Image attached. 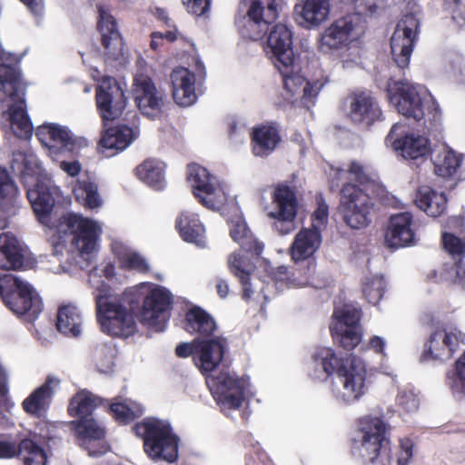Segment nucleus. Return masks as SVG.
Wrapping results in <instances>:
<instances>
[{
	"label": "nucleus",
	"mask_w": 465,
	"mask_h": 465,
	"mask_svg": "<svg viewBox=\"0 0 465 465\" xmlns=\"http://www.w3.org/2000/svg\"><path fill=\"white\" fill-rule=\"evenodd\" d=\"M333 374L342 384L345 401H357L364 394L366 371L363 368L353 363L347 366L345 359L339 357L331 348L317 349L308 367L309 377L314 381H326Z\"/></svg>",
	"instance_id": "nucleus-1"
},
{
	"label": "nucleus",
	"mask_w": 465,
	"mask_h": 465,
	"mask_svg": "<svg viewBox=\"0 0 465 465\" xmlns=\"http://www.w3.org/2000/svg\"><path fill=\"white\" fill-rule=\"evenodd\" d=\"M390 104L407 119L420 122L426 114L437 122L440 117V109L434 97L421 85L408 80L389 78L385 88Z\"/></svg>",
	"instance_id": "nucleus-2"
},
{
	"label": "nucleus",
	"mask_w": 465,
	"mask_h": 465,
	"mask_svg": "<svg viewBox=\"0 0 465 465\" xmlns=\"http://www.w3.org/2000/svg\"><path fill=\"white\" fill-rule=\"evenodd\" d=\"M358 439L352 449L365 463L389 465L391 461V440L382 418L366 415L357 421Z\"/></svg>",
	"instance_id": "nucleus-3"
},
{
	"label": "nucleus",
	"mask_w": 465,
	"mask_h": 465,
	"mask_svg": "<svg viewBox=\"0 0 465 465\" xmlns=\"http://www.w3.org/2000/svg\"><path fill=\"white\" fill-rule=\"evenodd\" d=\"M133 431L143 440V450L150 459L168 463L177 460L180 439L168 421L146 417L134 424Z\"/></svg>",
	"instance_id": "nucleus-4"
},
{
	"label": "nucleus",
	"mask_w": 465,
	"mask_h": 465,
	"mask_svg": "<svg viewBox=\"0 0 465 465\" xmlns=\"http://www.w3.org/2000/svg\"><path fill=\"white\" fill-rule=\"evenodd\" d=\"M96 320L101 331L112 337L128 338L136 331L134 315L111 293V288L103 284L94 297Z\"/></svg>",
	"instance_id": "nucleus-5"
},
{
	"label": "nucleus",
	"mask_w": 465,
	"mask_h": 465,
	"mask_svg": "<svg viewBox=\"0 0 465 465\" xmlns=\"http://www.w3.org/2000/svg\"><path fill=\"white\" fill-rule=\"evenodd\" d=\"M0 297L14 313L32 322L43 311V302L34 287L11 274H0Z\"/></svg>",
	"instance_id": "nucleus-6"
},
{
	"label": "nucleus",
	"mask_w": 465,
	"mask_h": 465,
	"mask_svg": "<svg viewBox=\"0 0 465 465\" xmlns=\"http://www.w3.org/2000/svg\"><path fill=\"white\" fill-rule=\"evenodd\" d=\"M373 203L371 197L358 185L351 183L341 189L340 209L345 223L352 229H361L371 223Z\"/></svg>",
	"instance_id": "nucleus-7"
},
{
	"label": "nucleus",
	"mask_w": 465,
	"mask_h": 465,
	"mask_svg": "<svg viewBox=\"0 0 465 465\" xmlns=\"http://www.w3.org/2000/svg\"><path fill=\"white\" fill-rule=\"evenodd\" d=\"M227 348V340L223 337H214L212 340L194 339L192 343L183 342L176 346L175 354L179 358L193 355V360L200 371L211 372L222 361Z\"/></svg>",
	"instance_id": "nucleus-8"
},
{
	"label": "nucleus",
	"mask_w": 465,
	"mask_h": 465,
	"mask_svg": "<svg viewBox=\"0 0 465 465\" xmlns=\"http://www.w3.org/2000/svg\"><path fill=\"white\" fill-rule=\"evenodd\" d=\"M56 229L59 233L74 236L72 243L82 256L94 251L100 231L94 221L81 214L67 213L59 218Z\"/></svg>",
	"instance_id": "nucleus-9"
},
{
	"label": "nucleus",
	"mask_w": 465,
	"mask_h": 465,
	"mask_svg": "<svg viewBox=\"0 0 465 465\" xmlns=\"http://www.w3.org/2000/svg\"><path fill=\"white\" fill-rule=\"evenodd\" d=\"M419 28V19L413 14H407L397 23L391 37L392 60L402 70L410 64L414 45L418 41Z\"/></svg>",
	"instance_id": "nucleus-10"
},
{
	"label": "nucleus",
	"mask_w": 465,
	"mask_h": 465,
	"mask_svg": "<svg viewBox=\"0 0 465 465\" xmlns=\"http://www.w3.org/2000/svg\"><path fill=\"white\" fill-rule=\"evenodd\" d=\"M360 27L361 17L358 15H346L333 20L320 35L319 51L323 54H333L348 48Z\"/></svg>",
	"instance_id": "nucleus-11"
},
{
	"label": "nucleus",
	"mask_w": 465,
	"mask_h": 465,
	"mask_svg": "<svg viewBox=\"0 0 465 465\" xmlns=\"http://www.w3.org/2000/svg\"><path fill=\"white\" fill-rule=\"evenodd\" d=\"M95 103L103 126L118 119L126 106L124 91L112 76H104L95 88Z\"/></svg>",
	"instance_id": "nucleus-12"
},
{
	"label": "nucleus",
	"mask_w": 465,
	"mask_h": 465,
	"mask_svg": "<svg viewBox=\"0 0 465 465\" xmlns=\"http://www.w3.org/2000/svg\"><path fill=\"white\" fill-rule=\"evenodd\" d=\"M464 344L465 334L460 330L447 331L444 328H437L425 341L420 361H448Z\"/></svg>",
	"instance_id": "nucleus-13"
},
{
	"label": "nucleus",
	"mask_w": 465,
	"mask_h": 465,
	"mask_svg": "<svg viewBox=\"0 0 465 465\" xmlns=\"http://www.w3.org/2000/svg\"><path fill=\"white\" fill-rule=\"evenodd\" d=\"M140 322L156 331H163L168 321L173 298L164 287L155 285L142 298Z\"/></svg>",
	"instance_id": "nucleus-14"
},
{
	"label": "nucleus",
	"mask_w": 465,
	"mask_h": 465,
	"mask_svg": "<svg viewBox=\"0 0 465 465\" xmlns=\"http://www.w3.org/2000/svg\"><path fill=\"white\" fill-rule=\"evenodd\" d=\"M133 94L138 109L150 119L160 118L164 110L165 95L145 74L134 77Z\"/></svg>",
	"instance_id": "nucleus-15"
},
{
	"label": "nucleus",
	"mask_w": 465,
	"mask_h": 465,
	"mask_svg": "<svg viewBox=\"0 0 465 465\" xmlns=\"http://www.w3.org/2000/svg\"><path fill=\"white\" fill-rule=\"evenodd\" d=\"M35 135L41 144L54 155L63 153H74L87 145L84 138L74 137L66 127L56 124H45L38 126Z\"/></svg>",
	"instance_id": "nucleus-16"
},
{
	"label": "nucleus",
	"mask_w": 465,
	"mask_h": 465,
	"mask_svg": "<svg viewBox=\"0 0 465 465\" xmlns=\"http://www.w3.org/2000/svg\"><path fill=\"white\" fill-rule=\"evenodd\" d=\"M275 67L282 75L283 88L288 94V99H292L297 95L301 96V102L303 106L310 108L314 105L315 99L319 94L320 88L306 81V78L300 74L297 66L294 64V59L290 63H275Z\"/></svg>",
	"instance_id": "nucleus-17"
},
{
	"label": "nucleus",
	"mask_w": 465,
	"mask_h": 465,
	"mask_svg": "<svg viewBox=\"0 0 465 465\" xmlns=\"http://www.w3.org/2000/svg\"><path fill=\"white\" fill-rule=\"evenodd\" d=\"M213 395L222 409L238 410L245 398L246 381L235 373L219 372L213 379Z\"/></svg>",
	"instance_id": "nucleus-18"
},
{
	"label": "nucleus",
	"mask_w": 465,
	"mask_h": 465,
	"mask_svg": "<svg viewBox=\"0 0 465 465\" xmlns=\"http://www.w3.org/2000/svg\"><path fill=\"white\" fill-rule=\"evenodd\" d=\"M416 242L412 214L405 212L391 215L384 233L385 246L394 251L412 246Z\"/></svg>",
	"instance_id": "nucleus-19"
},
{
	"label": "nucleus",
	"mask_w": 465,
	"mask_h": 465,
	"mask_svg": "<svg viewBox=\"0 0 465 465\" xmlns=\"http://www.w3.org/2000/svg\"><path fill=\"white\" fill-rule=\"evenodd\" d=\"M98 12L97 29L101 34V45L104 47L105 60L118 61L124 56V43L117 28V22L103 8H99Z\"/></svg>",
	"instance_id": "nucleus-20"
},
{
	"label": "nucleus",
	"mask_w": 465,
	"mask_h": 465,
	"mask_svg": "<svg viewBox=\"0 0 465 465\" xmlns=\"http://www.w3.org/2000/svg\"><path fill=\"white\" fill-rule=\"evenodd\" d=\"M56 190L55 186L42 181H38L32 188H26V197L37 221L46 227H51Z\"/></svg>",
	"instance_id": "nucleus-21"
},
{
	"label": "nucleus",
	"mask_w": 465,
	"mask_h": 465,
	"mask_svg": "<svg viewBox=\"0 0 465 465\" xmlns=\"http://www.w3.org/2000/svg\"><path fill=\"white\" fill-rule=\"evenodd\" d=\"M251 150L254 156L268 157L282 142L280 126L275 122H266L252 128Z\"/></svg>",
	"instance_id": "nucleus-22"
},
{
	"label": "nucleus",
	"mask_w": 465,
	"mask_h": 465,
	"mask_svg": "<svg viewBox=\"0 0 465 465\" xmlns=\"http://www.w3.org/2000/svg\"><path fill=\"white\" fill-rule=\"evenodd\" d=\"M138 136L127 124H117L104 129L98 142V151L112 157L125 150Z\"/></svg>",
	"instance_id": "nucleus-23"
},
{
	"label": "nucleus",
	"mask_w": 465,
	"mask_h": 465,
	"mask_svg": "<svg viewBox=\"0 0 465 465\" xmlns=\"http://www.w3.org/2000/svg\"><path fill=\"white\" fill-rule=\"evenodd\" d=\"M60 381L53 376H47L45 382L34 390L22 402L24 411L35 418L46 416L54 395V387Z\"/></svg>",
	"instance_id": "nucleus-24"
},
{
	"label": "nucleus",
	"mask_w": 465,
	"mask_h": 465,
	"mask_svg": "<svg viewBox=\"0 0 465 465\" xmlns=\"http://www.w3.org/2000/svg\"><path fill=\"white\" fill-rule=\"evenodd\" d=\"M381 116L377 101L370 94L359 92L351 96L349 117L354 124L369 127Z\"/></svg>",
	"instance_id": "nucleus-25"
},
{
	"label": "nucleus",
	"mask_w": 465,
	"mask_h": 465,
	"mask_svg": "<svg viewBox=\"0 0 465 465\" xmlns=\"http://www.w3.org/2000/svg\"><path fill=\"white\" fill-rule=\"evenodd\" d=\"M272 199L276 210L270 212L269 216L292 224L297 215L299 205L295 188L279 183L274 188Z\"/></svg>",
	"instance_id": "nucleus-26"
},
{
	"label": "nucleus",
	"mask_w": 465,
	"mask_h": 465,
	"mask_svg": "<svg viewBox=\"0 0 465 465\" xmlns=\"http://www.w3.org/2000/svg\"><path fill=\"white\" fill-rule=\"evenodd\" d=\"M183 328L189 334L195 335V339L212 340L217 324L207 311L193 305L185 312Z\"/></svg>",
	"instance_id": "nucleus-27"
},
{
	"label": "nucleus",
	"mask_w": 465,
	"mask_h": 465,
	"mask_svg": "<svg viewBox=\"0 0 465 465\" xmlns=\"http://www.w3.org/2000/svg\"><path fill=\"white\" fill-rule=\"evenodd\" d=\"M170 78L174 102L180 106L192 105L197 99L194 74L187 68L177 67L172 71Z\"/></svg>",
	"instance_id": "nucleus-28"
},
{
	"label": "nucleus",
	"mask_w": 465,
	"mask_h": 465,
	"mask_svg": "<svg viewBox=\"0 0 465 465\" xmlns=\"http://www.w3.org/2000/svg\"><path fill=\"white\" fill-rule=\"evenodd\" d=\"M25 249L10 232L0 233V268L20 270L26 265Z\"/></svg>",
	"instance_id": "nucleus-29"
},
{
	"label": "nucleus",
	"mask_w": 465,
	"mask_h": 465,
	"mask_svg": "<svg viewBox=\"0 0 465 465\" xmlns=\"http://www.w3.org/2000/svg\"><path fill=\"white\" fill-rule=\"evenodd\" d=\"M268 45L272 50L275 63H290L294 59L292 50V32L284 24H276L268 36Z\"/></svg>",
	"instance_id": "nucleus-30"
},
{
	"label": "nucleus",
	"mask_w": 465,
	"mask_h": 465,
	"mask_svg": "<svg viewBox=\"0 0 465 465\" xmlns=\"http://www.w3.org/2000/svg\"><path fill=\"white\" fill-rule=\"evenodd\" d=\"M175 229L184 242L199 247L205 246V228L197 213L182 212L175 220Z\"/></svg>",
	"instance_id": "nucleus-31"
},
{
	"label": "nucleus",
	"mask_w": 465,
	"mask_h": 465,
	"mask_svg": "<svg viewBox=\"0 0 465 465\" xmlns=\"http://www.w3.org/2000/svg\"><path fill=\"white\" fill-rule=\"evenodd\" d=\"M294 12L298 15L297 20L305 27H312L321 25L329 15V0H301L296 4Z\"/></svg>",
	"instance_id": "nucleus-32"
},
{
	"label": "nucleus",
	"mask_w": 465,
	"mask_h": 465,
	"mask_svg": "<svg viewBox=\"0 0 465 465\" xmlns=\"http://www.w3.org/2000/svg\"><path fill=\"white\" fill-rule=\"evenodd\" d=\"M322 243V235L315 229L303 228L295 236L290 254L294 262L304 261L312 257Z\"/></svg>",
	"instance_id": "nucleus-33"
},
{
	"label": "nucleus",
	"mask_w": 465,
	"mask_h": 465,
	"mask_svg": "<svg viewBox=\"0 0 465 465\" xmlns=\"http://www.w3.org/2000/svg\"><path fill=\"white\" fill-rule=\"evenodd\" d=\"M414 202L428 216L437 218L447 210L448 199L444 193H438L430 186L421 185L416 192Z\"/></svg>",
	"instance_id": "nucleus-34"
},
{
	"label": "nucleus",
	"mask_w": 465,
	"mask_h": 465,
	"mask_svg": "<svg viewBox=\"0 0 465 465\" xmlns=\"http://www.w3.org/2000/svg\"><path fill=\"white\" fill-rule=\"evenodd\" d=\"M36 440L37 434L30 431L16 441L15 459L21 460L24 465H46L47 454Z\"/></svg>",
	"instance_id": "nucleus-35"
},
{
	"label": "nucleus",
	"mask_w": 465,
	"mask_h": 465,
	"mask_svg": "<svg viewBox=\"0 0 465 465\" xmlns=\"http://www.w3.org/2000/svg\"><path fill=\"white\" fill-rule=\"evenodd\" d=\"M107 400L83 390L71 398L67 412L74 418L91 419L94 411L99 406H104Z\"/></svg>",
	"instance_id": "nucleus-36"
},
{
	"label": "nucleus",
	"mask_w": 465,
	"mask_h": 465,
	"mask_svg": "<svg viewBox=\"0 0 465 465\" xmlns=\"http://www.w3.org/2000/svg\"><path fill=\"white\" fill-rule=\"evenodd\" d=\"M187 170L188 180L192 182L194 196L202 204L208 206L206 196L213 195L215 192L211 174L206 168L197 163L189 164Z\"/></svg>",
	"instance_id": "nucleus-37"
},
{
	"label": "nucleus",
	"mask_w": 465,
	"mask_h": 465,
	"mask_svg": "<svg viewBox=\"0 0 465 465\" xmlns=\"http://www.w3.org/2000/svg\"><path fill=\"white\" fill-rule=\"evenodd\" d=\"M104 406L107 412L121 425L131 423L143 413L140 404L131 400H122L120 397L114 398L111 402L107 401Z\"/></svg>",
	"instance_id": "nucleus-38"
},
{
	"label": "nucleus",
	"mask_w": 465,
	"mask_h": 465,
	"mask_svg": "<svg viewBox=\"0 0 465 465\" xmlns=\"http://www.w3.org/2000/svg\"><path fill=\"white\" fill-rule=\"evenodd\" d=\"M392 145L404 158L411 160L427 155L430 150L429 139L414 134H406L397 138L393 141Z\"/></svg>",
	"instance_id": "nucleus-39"
},
{
	"label": "nucleus",
	"mask_w": 465,
	"mask_h": 465,
	"mask_svg": "<svg viewBox=\"0 0 465 465\" xmlns=\"http://www.w3.org/2000/svg\"><path fill=\"white\" fill-rule=\"evenodd\" d=\"M56 328L61 333L77 337L81 333L82 315L78 308L73 304H64L58 308Z\"/></svg>",
	"instance_id": "nucleus-40"
},
{
	"label": "nucleus",
	"mask_w": 465,
	"mask_h": 465,
	"mask_svg": "<svg viewBox=\"0 0 465 465\" xmlns=\"http://www.w3.org/2000/svg\"><path fill=\"white\" fill-rule=\"evenodd\" d=\"M8 121L14 129V134L20 139H28L32 136L34 127L26 112L24 100L19 104H13L8 107Z\"/></svg>",
	"instance_id": "nucleus-41"
},
{
	"label": "nucleus",
	"mask_w": 465,
	"mask_h": 465,
	"mask_svg": "<svg viewBox=\"0 0 465 465\" xmlns=\"http://www.w3.org/2000/svg\"><path fill=\"white\" fill-rule=\"evenodd\" d=\"M73 193L76 202L87 209H95L103 204L98 186L89 177L78 179L73 188Z\"/></svg>",
	"instance_id": "nucleus-42"
},
{
	"label": "nucleus",
	"mask_w": 465,
	"mask_h": 465,
	"mask_svg": "<svg viewBox=\"0 0 465 465\" xmlns=\"http://www.w3.org/2000/svg\"><path fill=\"white\" fill-rule=\"evenodd\" d=\"M0 207L8 215L15 214L19 207L18 189L5 169L0 167Z\"/></svg>",
	"instance_id": "nucleus-43"
},
{
	"label": "nucleus",
	"mask_w": 465,
	"mask_h": 465,
	"mask_svg": "<svg viewBox=\"0 0 465 465\" xmlns=\"http://www.w3.org/2000/svg\"><path fill=\"white\" fill-rule=\"evenodd\" d=\"M39 164L32 156L25 153L17 151L13 153L10 168L12 173L18 176L22 183L27 186L30 180H33L39 173Z\"/></svg>",
	"instance_id": "nucleus-44"
},
{
	"label": "nucleus",
	"mask_w": 465,
	"mask_h": 465,
	"mask_svg": "<svg viewBox=\"0 0 465 465\" xmlns=\"http://www.w3.org/2000/svg\"><path fill=\"white\" fill-rule=\"evenodd\" d=\"M242 4H250L247 15L256 25H270L278 16L275 0H242Z\"/></svg>",
	"instance_id": "nucleus-45"
},
{
	"label": "nucleus",
	"mask_w": 465,
	"mask_h": 465,
	"mask_svg": "<svg viewBox=\"0 0 465 465\" xmlns=\"http://www.w3.org/2000/svg\"><path fill=\"white\" fill-rule=\"evenodd\" d=\"M136 176L151 187L160 190L163 187L164 164L163 163L147 159L135 168Z\"/></svg>",
	"instance_id": "nucleus-46"
},
{
	"label": "nucleus",
	"mask_w": 465,
	"mask_h": 465,
	"mask_svg": "<svg viewBox=\"0 0 465 465\" xmlns=\"http://www.w3.org/2000/svg\"><path fill=\"white\" fill-rule=\"evenodd\" d=\"M435 173L443 178L451 177L460 164V159L449 148L434 150L431 154Z\"/></svg>",
	"instance_id": "nucleus-47"
},
{
	"label": "nucleus",
	"mask_w": 465,
	"mask_h": 465,
	"mask_svg": "<svg viewBox=\"0 0 465 465\" xmlns=\"http://www.w3.org/2000/svg\"><path fill=\"white\" fill-rule=\"evenodd\" d=\"M14 55L13 61H0V84L1 89L7 93L6 86L10 87L8 96L15 99L17 96L18 87L20 84L21 73L18 68L19 60Z\"/></svg>",
	"instance_id": "nucleus-48"
},
{
	"label": "nucleus",
	"mask_w": 465,
	"mask_h": 465,
	"mask_svg": "<svg viewBox=\"0 0 465 465\" xmlns=\"http://www.w3.org/2000/svg\"><path fill=\"white\" fill-rule=\"evenodd\" d=\"M72 429L76 435L79 444L88 440L105 438V430L94 419H78L71 422Z\"/></svg>",
	"instance_id": "nucleus-49"
},
{
	"label": "nucleus",
	"mask_w": 465,
	"mask_h": 465,
	"mask_svg": "<svg viewBox=\"0 0 465 465\" xmlns=\"http://www.w3.org/2000/svg\"><path fill=\"white\" fill-rule=\"evenodd\" d=\"M330 332L333 341L348 351L355 349L362 339L361 328H343L341 324L331 325Z\"/></svg>",
	"instance_id": "nucleus-50"
},
{
	"label": "nucleus",
	"mask_w": 465,
	"mask_h": 465,
	"mask_svg": "<svg viewBox=\"0 0 465 465\" xmlns=\"http://www.w3.org/2000/svg\"><path fill=\"white\" fill-rule=\"evenodd\" d=\"M228 267L240 282L245 283L247 280H251L255 265L248 257L235 252L228 258Z\"/></svg>",
	"instance_id": "nucleus-51"
},
{
	"label": "nucleus",
	"mask_w": 465,
	"mask_h": 465,
	"mask_svg": "<svg viewBox=\"0 0 465 465\" xmlns=\"http://www.w3.org/2000/svg\"><path fill=\"white\" fill-rule=\"evenodd\" d=\"M116 350L112 343H100L94 347L93 357L101 372H109L114 366Z\"/></svg>",
	"instance_id": "nucleus-52"
},
{
	"label": "nucleus",
	"mask_w": 465,
	"mask_h": 465,
	"mask_svg": "<svg viewBox=\"0 0 465 465\" xmlns=\"http://www.w3.org/2000/svg\"><path fill=\"white\" fill-rule=\"evenodd\" d=\"M385 288L383 276L373 275L364 279L361 291L369 303L377 305L384 296Z\"/></svg>",
	"instance_id": "nucleus-53"
},
{
	"label": "nucleus",
	"mask_w": 465,
	"mask_h": 465,
	"mask_svg": "<svg viewBox=\"0 0 465 465\" xmlns=\"http://www.w3.org/2000/svg\"><path fill=\"white\" fill-rule=\"evenodd\" d=\"M334 322L331 325L341 324L343 328H361V310L352 305L345 304L333 312Z\"/></svg>",
	"instance_id": "nucleus-54"
},
{
	"label": "nucleus",
	"mask_w": 465,
	"mask_h": 465,
	"mask_svg": "<svg viewBox=\"0 0 465 465\" xmlns=\"http://www.w3.org/2000/svg\"><path fill=\"white\" fill-rule=\"evenodd\" d=\"M446 384L453 394L465 393V351L456 361L454 369L447 372Z\"/></svg>",
	"instance_id": "nucleus-55"
},
{
	"label": "nucleus",
	"mask_w": 465,
	"mask_h": 465,
	"mask_svg": "<svg viewBox=\"0 0 465 465\" xmlns=\"http://www.w3.org/2000/svg\"><path fill=\"white\" fill-rule=\"evenodd\" d=\"M121 266L125 270H134L141 273H146L150 270L146 260L135 252L124 255L121 259Z\"/></svg>",
	"instance_id": "nucleus-56"
},
{
	"label": "nucleus",
	"mask_w": 465,
	"mask_h": 465,
	"mask_svg": "<svg viewBox=\"0 0 465 465\" xmlns=\"http://www.w3.org/2000/svg\"><path fill=\"white\" fill-rule=\"evenodd\" d=\"M441 241L445 250L452 255L465 254V241L451 232H444Z\"/></svg>",
	"instance_id": "nucleus-57"
},
{
	"label": "nucleus",
	"mask_w": 465,
	"mask_h": 465,
	"mask_svg": "<svg viewBox=\"0 0 465 465\" xmlns=\"http://www.w3.org/2000/svg\"><path fill=\"white\" fill-rule=\"evenodd\" d=\"M329 206L323 199L318 201V206L312 214V225L309 229H315L321 232L328 222Z\"/></svg>",
	"instance_id": "nucleus-58"
},
{
	"label": "nucleus",
	"mask_w": 465,
	"mask_h": 465,
	"mask_svg": "<svg viewBox=\"0 0 465 465\" xmlns=\"http://www.w3.org/2000/svg\"><path fill=\"white\" fill-rule=\"evenodd\" d=\"M80 446L87 450L89 456L94 458L103 456L110 450V445L105 438L88 440L84 443H80Z\"/></svg>",
	"instance_id": "nucleus-59"
},
{
	"label": "nucleus",
	"mask_w": 465,
	"mask_h": 465,
	"mask_svg": "<svg viewBox=\"0 0 465 465\" xmlns=\"http://www.w3.org/2000/svg\"><path fill=\"white\" fill-rule=\"evenodd\" d=\"M341 2L354 8L355 13L351 15H358L361 17V24L362 23V15H371L378 9L376 4H369L367 0H341Z\"/></svg>",
	"instance_id": "nucleus-60"
},
{
	"label": "nucleus",
	"mask_w": 465,
	"mask_h": 465,
	"mask_svg": "<svg viewBox=\"0 0 465 465\" xmlns=\"http://www.w3.org/2000/svg\"><path fill=\"white\" fill-rule=\"evenodd\" d=\"M16 440L11 434L0 433V460L15 459Z\"/></svg>",
	"instance_id": "nucleus-61"
},
{
	"label": "nucleus",
	"mask_w": 465,
	"mask_h": 465,
	"mask_svg": "<svg viewBox=\"0 0 465 465\" xmlns=\"http://www.w3.org/2000/svg\"><path fill=\"white\" fill-rule=\"evenodd\" d=\"M348 173L360 185H367L371 183V176L366 173L362 164L358 162H351L348 168Z\"/></svg>",
	"instance_id": "nucleus-62"
},
{
	"label": "nucleus",
	"mask_w": 465,
	"mask_h": 465,
	"mask_svg": "<svg viewBox=\"0 0 465 465\" xmlns=\"http://www.w3.org/2000/svg\"><path fill=\"white\" fill-rule=\"evenodd\" d=\"M414 444L409 438L400 440V451L397 458V465H408L413 456Z\"/></svg>",
	"instance_id": "nucleus-63"
},
{
	"label": "nucleus",
	"mask_w": 465,
	"mask_h": 465,
	"mask_svg": "<svg viewBox=\"0 0 465 465\" xmlns=\"http://www.w3.org/2000/svg\"><path fill=\"white\" fill-rule=\"evenodd\" d=\"M241 248L248 253H251L252 256L259 257L263 251V243L259 242L252 232H250L247 237H245L241 243H239Z\"/></svg>",
	"instance_id": "nucleus-64"
}]
</instances>
